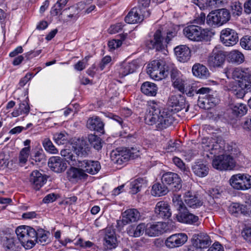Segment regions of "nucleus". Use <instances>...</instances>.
<instances>
[{"label":"nucleus","instance_id":"0eeeda50","mask_svg":"<svg viewBox=\"0 0 251 251\" xmlns=\"http://www.w3.org/2000/svg\"><path fill=\"white\" fill-rule=\"evenodd\" d=\"M230 185L235 189L247 190L251 188V176L248 174H237L231 176Z\"/></svg>","mask_w":251,"mask_h":251},{"label":"nucleus","instance_id":"603ef678","mask_svg":"<svg viewBox=\"0 0 251 251\" xmlns=\"http://www.w3.org/2000/svg\"><path fill=\"white\" fill-rule=\"evenodd\" d=\"M211 91V89L208 87H201L198 90H195V92L196 94H199L201 95H204L205 97H206L205 100H207V102H210V93Z\"/></svg>","mask_w":251,"mask_h":251},{"label":"nucleus","instance_id":"0e129e2a","mask_svg":"<svg viewBox=\"0 0 251 251\" xmlns=\"http://www.w3.org/2000/svg\"><path fill=\"white\" fill-rule=\"evenodd\" d=\"M242 208V214L251 216V203L250 202H246L245 204H243Z\"/></svg>","mask_w":251,"mask_h":251},{"label":"nucleus","instance_id":"6e6d98bb","mask_svg":"<svg viewBox=\"0 0 251 251\" xmlns=\"http://www.w3.org/2000/svg\"><path fill=\"white\" fill-rule=\"evenodd\" d=\"M64 7L57 2L51 7L50 13V14L53 16H56L57 15H62V10Z\"/></svg>","mask_w":251,"mask_h":251},{"label":"nucleus","instance_id":"37998d69","mask_svg":"<svg viewBox=\"0 0 251 251\" xmlns=\"http://www.w3.org/2000/svg\"><path fill=\"white\" fill-rule=\"evenodd\" d=\"M172 201L173 205L179 212H183L187 209L182 201L180 195L174 194L173 197Z\"/></svg>","mask_w":251,"mask_h":251},{"label":"nucleus","instance_id":"3c124183","mask_svg":"<svg viewBox=\"0 0 251 251\" xmlns=\"http://www.w3.org/2000/svg\"><path fill=\"white\" fill-rule=\"evenodd\" d=\"M172 82L173 86L175 88L177 89L180 92L184 93L185 90L184 80L180 77L173 80Z\"/></svg>","mask_w":251,"mask_h":251},{"label":"nucleus","instance_id":"a211bd4d","mask_svg":"<svg viewBox=\"0 0 251 251\" xmlns=\"http://www.w3.org/2000/svg\"><path fill=\"white\" fill-rule=\"evenodd\" d=\"M238 80L239 81V86L241 88H244L247 92H251V68H243Z\"/></svg>","mask_w":251,"mask_h":251},{"label":"nucleus","instance_id":"c03bdc74","mask_svg":"<svg viewBox=\"0 0 251 251\" xmlns=\"http://www.w3.org/2000/svg\"><path fill=\"white\" fill-rule=\"evenodd\" d=\"M53 140L58 145L66 144L68 141V135L65 132H56L53 134Z\"/></svg>","mask_w":251,"mask_h":251},{"label":"nucleus","instance_id":"473e14b6","mask_svg":"<svg viewBox=\"0 0 251 251\" xmlns=\"http://www.w3.org/2000/svg\"><path fill=\"white\" fill-rule=\"evenodd\" d=\"M194 173L198 176L203 177L206 176L209 172L208 167L202 162H196L192 167Z\"/></svg>","mask_w":251,"mask_h":251},{"label":"nucleus","instance_id":"f8f14e48","mask_svg":"<svg viewBox=\"0 0 251 251\" xmlns=\"http://www.w3.org/2000/svg\"><path fill=\"white\" fill-rule=\"evenodd\" d=\"M220 39L224 45L227 47H230L237 43L238 36L234 30L227 28L221 31Z\"/></svg>","mask_w":251,"mask_h":251},{"label":"nucleus","instance_id":"7c9ffc66","mask_svg":"<svg viewBox=\"0 0 251 251\" xmlns=\"http://www.w3.org/2000/svg\"><path fill=\"white\" fill-rule=\"evenodd\" d=\"M169 192L167 186L162 182L155 183L152 186L151 194L155 197H161L166 195Z\"/></svg>","mask_w":251,"mask_h":251},{"label":"nucleus","instance_id":"864d4df0","mask_svg":"<svg viewBox=\"0 0 251 251\" xmlns=\"http://www.w3.org/2000/svg\"><path fill=\"white\" fill-rule=\"evenodd\" d=\"M240 45L245 50H251V36H245L242 38Z\"/></svg>","mask_w":251,"mask_h":251},{"label":"nucleus","instance_id":"49530a36","mask_svg":"<svg viewBox=\"0 0 251 251\" xmlns=\"http://www.w3.org/2000/svg\"><path fill=\"white\" fill-rule=\"evenodd\" d=\"M42 144L47 151L52 154H56L58 152L57 149L53 145L49 138H45L43 141Z\"/></svg>","mask_w":251,"mask_h":251},{"label":"nucleus","instance_id":"4468645a","mask_svg":"<svg viewBox=\"0 0 251 251\" xmlns=\"http://www.w3.org/2000/svg\"><path fill=\"white\" fill-rule=\"evenodd\" d=\"M188 239L185 233H180L171 235L166 239L165 244L170 248L178 247L183 245Z\"/></svg>","mask_w":251,"mask_h":251},{"label":"nucleus","instance_id":"4d7b16f0","mask_svg":"<svg viewBox=\"0 0 251 251\" xmlns=\"http://www.w3.org/2000/svg\"><path fill=\"white\" fill-rule=\"evenodd\" d=\"M232 11L233 15L239 16L242 12V4L239 2H235L231 6Z\"/></svg>","mask_w":251,"mask_h":251},{"label":"nucleus","instance_id":"9b49d317","mask_svg":"<svg viewBox=\"0 0 251 251\" xmlns=\"http://www.w3.org/2000/svg\"><path fill=\"white\" fill-rule=\"evenodd\" d=\"M150 15L149 11L143 13L142 9L134 7L125 17V21L126 23L130 24L139 23L143 21L144 17H149Z\"/></svg>","mask_w":251,"mask_h":251},{"label":"nucleus","instance_id":"a19ab883","mask_svg":"<svg viewBox=\"0 0 251 251\" xmlns=\"http://www.w3.org/2000/svg\"><path fill=\"white\" fill-rule=\"evenodd\" d=\"M88 140L92 147L99 151L102 147L101 139L96 135L91 134L88 135Z\"/></svg>","mask_w":251,"mask_h":251},{"label":"nucleus","instance_id":"a878e982","mask_svg":"<svg viewBox=\"0 0 251 251\" xmlns=\"http://www.w3.org/2000/svg\"><path fill=\"white\" fill-rule=\"evenodd\" d=\"M137 67L138 64L136 60H133L131 62L124 61L121 64L119 69V75L121 77H124L134 73Z\"/></svg>","mask_w":251,"mask_h":251},{"label":"nucleus","instance_id":"c85d7f7f","mask_svg":"<svg viewBox=\"0 0 251 251\" xmlns=\"http://www.w3.org/2000/svg\"><path fill=\"white\" fill-rule=\"evenodd\" d=\"M104 245L107 249L115 248L117 245V238L114 231L111 228H106L104 237Z\"/></svg>","mask_w":251,"mask_h":251},{"label":"nucleus","instance_id":"58836bf2","mask_svg":"<svg viewBox=\"0 0 251 251\" xmlns=\"http://www.w3.org/2000/svg\"><path fill=\"white\" fill-rule=\"evenodd\" d=\"M36 233L35 243H40L41 245H45L50 242V240L48 237L50 234L49 232L46 231L43 229H39L36 230Z\"/></svg>","mask_w":251,"mask_h":251},{"label":"nucleus","instance_id":"20e7f679","mask_svg":"<svg viewBox=\"0 0 251 251\" xmlns=\"http://www.w3.org/2000/svg\"><path fill=\"white\" fill-rule=\"evenodd\" d=\"M176 35L175 31H171L167 33L165 40H164L161 31L160 29L157 30L153 35V38L146 42V46L150 49H155L156 51L165 50L167 44H169L172 39Z\"/></svg>","mask_w":251,"mask_h":251},{"label":"nucleus","instance_id":"6ab92c4d","mask_svg":"<svg viewBox=\"0 0 251 251\" xmlns=\"http://www.w3.org/2000/svg\"><path fill=\"white\" fill-rule=\"evenodd\" d=\"M154 212L158 217L163 219H167L172 215L170 205L164 201H160L156 203Z\"/></svg>","mask_w":251,"mask_h":251},{"label":"nucleus","instance_id":"8fccbe9b","mask_svg":"<svg viewBox=\"0 0 251 251\" xmlns=\"http://www.w3.org/2000/svg\"><path fill=\"white\" fill-rule=\"evenodd\" d=\"M31 159L36 162H41L45 160V156L43 150L35 151L34 154L31 156Z\"/></svg>","mask_w":251,"mask_h":251},{"label":"nucleus","instance_id":"5701e85b","mask_svg":"<svg viewBox=\"0 0 251 251\" xmlns=\"http://www.w3.org/2000/svg\"><path fill=\"white\" fill-rule=\"evenodd\" d=\"M165 224L162 222H157L153 224L146 225L145 233L149 236H158L164 232Z\"/></svg>","mask_w":251,"mask_h":251},{"label":"nucleus","instance_id":"79ce46f5","mask_svg":"<svg viewBox=\"0 0 251 251\" xmlns=\"http://www.w3.org/2000/svg\"><path fill=\"white\" fill-rule=\"evenodd\" d=\"M30 151V147H26L21 150L19 155V163L21 166H24L27 162Z\"/></svg>","mask_w":251,"mask_h":251},{"label":"nucleus","instance_id":"ddd939ff","mask_svg":"<svg viewBox=\"0 0 251 251\" xmlns=\"http://www.w3.org/2000/svg\"><path fill=\"white\" fill-rule=\"evenodd\" d=\"M161 180L165 184L171 186L173 191H176L181 188V180L178 175L176 173L167 172L164 174Z\"/></svg>","mask_w":251,"mask_h":251},{"label":"nucleus","instance_id":"dca6fc26","mask_svg":"<svg viewBox=\"0 0 251 251\" xmlns=\"http://www.w3.org/2000/svg\"><path fill=\"white\" fill-rule=\"evenodd\" d=\"M112 155L116 156L117 161L120 160L121 161L126 162L128 160L138 158L140 156V152L137 149L131 148L121 152H113Z\"/></svg>","mask_w":251,"mask_h":251},{"label":"nucleus","instance_id":"5fc2aeb1","mask_svg":"<svg viewBox=\"0 0 251 251\" xmlns=\"http://www.w3.org/2000/svg\"><path fill=\"white\" fill-rule=\"evenodd\" d=\"M174 164L179 168L181 171H183L186 174L189 172L188 168H186L185 164L182 160L177 157H174L173 159Z\"/></svg>","mask_w":251,"mask_h":251},{"label":"nucleus","instance_id":"09e8293b","mask_svg":"<svg viewBox=\"0 0 251 251\" xmlns=\"http://www.w3.org/2000/svg\"><path fill=\"white\" fill-rule=\"evenodd\" d=\"M243 204L238 203H233L229 207V212L234 215L237 216L240 214H242Z\"/></svg>","mask_w":251,"mask_h":251},{"label":"nucleus","instance_id":"1a4fd4ad","mask_svg":"<svg viewBox=\"0 0 251 251\" xmlns=\"http://www.w3.org/2000/svg\"><path fill=\"white\" fill-rule=\"evenodd\" d=\"M234 165L233 158L227 154L215 156L212 161L213 167L220 171L231 170Z\"/></svg>","mask_w":251,"mask_h":251},{"label":"nucleus","instance_id":"338daca9","mask_svg":"<svg viewBox=\"0 0 251 251\" xmlns=\"http://www.w3.org/2000/svg\"><path fill=\"white\" fill-rule=\"evenodd\" d=\"M56 199V195L54 193H50L45 197L43 201L45 203H49L54 201Z\"/></svg>","mask_w":251,"mask_h":251},{"label":"nucleus","instance_id":"de8ad7c7","mask_svg":"<svg viewBox=\"0 0 251 251\" xmlns=\"http://www.w3.org/2000/svg\"><path fill=\"white\" fill-rule=\"evenodd\" d=\"M166 70L165 71L167 72L168 75L169 73L170 74L172 81L181 77L179 71L176 68L174 67V65L171 64L169 66H167L166 67Z\"/></svg>","mask_w":251,"mask_h":251},{"label":"nucleus","instance_id":"f3484780","mask_svg":"<svg viewBox=\"0 0 251 251\" xmlns=\"http://www.w3.org/2000/svg\"><path fill=\"white\" fill-rule=\"evenodd\" d=\"M176 218L179 222L182 223L194 225H199L198 216L190 213L187 209L183 212H179L176 215Z\"/></svg>","mask_w":251,"mask_h":251},{"label":"nucleus","instance_id":"4c0bfd02","mask_svg":"<svg viewBox=\"0 0 251 251\" xmlns=\"http://www.w3.org/2000/svg\"><path fill=\"white\" fill-rule=\"evenodd\" d=\"M232 113L235 117H242L246 114L248 108L247 106L242 103H237L231 105Z\"/></svg>","mask_w":251,"mask_h":251},{"label":"nucleus","instance_id":"774afa93","mask_svg":"<svg viewBox=\"0 0 251 251\" xmlns=\"http://www.w3.org/2000/svg\"><path fill=\"white\" fill-rule=\"evenodd\" d=\"M19 109L22 113L27 114L29 112L30 107L28 103L25 101L19 104Z\"/></svg>","mask_w":251,"mask_h":251},{"label":"nucleus","instance_id":"f704fd0d","mask_svg":"<svg viewBox=\"0 0 251 251\" xmlns=\"http://www.w3.org/2000/svg\"><path fill=\"white\" fill-rule=\"evenodd\" d=\"M192 72L194 75L201 78H206L209 75L207 68L201 64H196L192 68Z\"/></svg>","mask_w":251,"mask_h":251},{"label":"nucleus","instance_id":"72a5a7b5","mask_svg":"<svg viewBox=\"0 0 251 251\" xmlns=\"http://www.w3.org/2000/svg\"><path fill=\"white\" fill-rule=\"evenodd\" d=\"M157 90L158 88L155 84L148 81L143 83L141 87L142 92L148 96H155Z\"/></svg>","mask_w":251,"mask_h":251},{"label":"nucleus","instance_id":"f03ea898","mask_svg":"<svg viewBox=\"0 0 251 251\" xmlns=\"http://www.w3.org/2000/svg\"><path fill=\"white\" fill-rule=\"evenodd\" d=\"M90 152L88 147H79L75 151L69 149L62 150L61 155L65 157L67 162L71 165L80 167L85 173L95 175L98 173L101 168L100 163L98 161H92L85 159Z\"/></svg>","mask_w":251,"mask_h":251},{"label":"nucleus","instance_id":"aec40b11","mask_svg":"<svg viewBox=\"0 0 251 251\" xmlns=\"http://www.w3.org/2000/svg\"><path fill=\"white\" fill-rule=\"evenodd\" d=\"M193 245L199 250L207 248L211 244V240L207 234L201 233L193 236Z\"/></svg>","mask_w":251,"mask_h":251},{"label":"nucleus","instance_id":"9d476101","mask_svg":"<svg viewBox=\"0 0 251 251\" xmlns=\"http://www.w3.org/2000/svg\"><path fill=\"white\" fill-rule=\"evenodd\" d=\"M226 60V55L224 51L215 48L207 59V63L210 68L221 67Z\"/></svg>","mask_w":251,"mask_h":251},{"label":"nucleus","instance_id":"bb28decb","mask_svg":"<svg viewBox=\"0 0 251 251\" xmlns=\"http://www.w3.org/2000/svg\"><path fill=\"white\" fill-rule=\"evenodd\" d=\"M184 201L188 207L194 209L200 207L203 204L202 201L198 196L193 195L189 191L185 193Z\"/></svg>","mask_w":251,"mask_h":251},{"label":"nucleus","instance_id":"b1692460","mask_svg":"<svg viewBox=\"0 0 251 251\" xmlns=\"http://www.w3.org/2000/svg\"><path fill=\"white\" fill-rule=\"evenodd\" d=\"M140 213L137 209H129L123 213L122 222L123 225H126L137 222L140 219Z\"/></svg>","mask_w":251,"mask_h":251},{"label":"nucleus","instance_id":"c756f323","mask_svg":"<svg viewBox=\"0 0 251 251\" xmlns=\"http://www.w3.org/2000/svg\"><path fill=\"white\" fill-rule=\"evenodd\" d=\"M146 225L141 223L137 226L132 225L128 226L126 228L127 233L132 237H139L142 235L146 230Z\"/></svg>","mask_w":251,"mask_h":251},{"label":"nucleus","instance_id":"bf43d9fd","mask_svg":"<svg viewBox=\"0 0 251 251\" xmlns=\"http://www.w3.org/2000/svg\"><path fill=\"white\" fill-rule=\"evenodd\" d=\"M243 238L247 242L251 243V227H245L241 232Z\"/></svg>","mask_w":251,"mask_h":251},{"label":"nucleus","instance_id":"69168bd1","mask_svg":"<svg viewBox=\"0 0 251 251\" xmlns=\"http://www.w3.org/2000/svg\"><path fill=\"white\" fill-rule=\"evenodd\" d=\"M207 251H224V248L219 242H216Z\"/></svg>","mask_w":251,"mask_h":251},{"label":"nucleus","instance_id":"680f3d73","mask_svg":"<svg viewBox=\"0 0 251 251\" xmlns=\"http://www.w3.org/2000/svg\"><path fill=\"white\" fill-rule=\"evenodd\" d=\"M208 5L213 8L222 6L226 2V0H208Z\"/></svg>","mask_w":251,"mask_h":251},{"label":"nucleus","instance_id":"423d86ee","mask_svg":"<svg viewBox=\"0 0 251 251\" xmlns=\"http://www.w3.org/2000/svg\"><path fill=\"white\" fill-rule=\"evenodd\" d=\"M230 18L229 12L225 8L216 10L207 16L206 23L211 26H220L228 22Z\"/></svg>","mask_w":251,"mask_h":251},{"label":"nucleus","instance_id":"e2e57ef3","mask_svg":"<svg viewBox=\"0 0 251 251\" xmlns=\"http://www.w3.org/2000/svg\"><path fill=\"white\" fill-rule=\"evenodd\" d=\"M122 45V40L120 39H113L109 41L108 45L110 49L114 50L119 48Z\"/></svg>","mask_w":251,"mask_h":251},{"label":"nucleus","instance_id":"6e6552de","mask_svg":"<svg viewBox=\"0 0 251 251\" xmlns=\"http://www.w3.org/2000/svg\"><path fill=\"white\" fill-rule=\"evenodd\" d=\"M162 66V64L159 60H153L148 64V74L155 80L165 78L168 75V73L165 71V66H164L163 69L161 67Z\"/></svg>","mask_w":251,"mask_h":251},{"label":"nucleus","instance_id":"2f4dec72","mask_svg":"<svg viewBox=\"0 0 251 251\" xmlns=\"http://www.w3.org/2000/svg\"><path fill=\"white\" fill-rule=\"evenodd\" d=\"M13 238H6L3 242V247L5 251H19L20 243Z\"/></svg>","mask_w":251,"mask_h":251},{"label":"nucleus","instance_id":"7ed1b4c3","mask_svg":"<svg viewBox=\"0 0 251 251\" xmlns=\"http://www.w3.org/2000/svg\"><path fill=\"white\" fill-rule=\"evenodd\" d=\"M16 233L21 244L26 249H31L35 244L36 230L32 227L21 226L16 229Z\"/></svg>","mask_w":251,"mask_h":251},{"label":"nucleus","instance_id":"393cba45","mask_svg":"<svg viewBox=\"0 0 251 251\" xmlns=\"http://www.w3.org/2000/svg\"><path fill=\"white\" fill-rule=\"evenodd\" d=\"M67 177L70 180L78 181L86 179L88 175L80 167H71L67 172Z\"/></svg>","mask_w":251,"mask_h":251},{"label":"nucleus","instance_id":"f257e3e1","mask_svg":"<svg viewBox=\"0 0 251 251\" xmlns=\"http://www.w3.org/2000/svg\"><path fill=\"white\" fill-rule=\"evenodd\" d=\"M168 106L163 108L160 103L151 101L145 116V123L155 125L158 130L167 128L174 121L173 114L185 108V99L181 95L171 96L169 99Z\"/></svg>","mask_w":251,"mask_h":251},{"label":"nucleus","instance_id":"cd10ccee","mask_svg":"<svg viewBox=\"0 0 251 251\" xmlns=\"http://www.w3.org/2000/svg\"><path fill=\"white\" fill-rule=\"evenodd\" d=\"M87 126L91 130H95L100 133L104 132V124L101 119L97 116L90 118L88 119Z\"/></svg>","mask_w":251,"mask_h":251},{"label":"nucleus","instance_id":"412c9836","mask_svg":"<svg viewBox=\"0 0 251 251\" xmlns=\"http://www.w3.org/2000/svg\"><path fill=\"white\" fill-rule=\"evenodd\" d=\"M177 60L181 62L188 61L191 57V50L186 45H179L174 49Z\"/></svg>","mask_w":251,"mask_h":251},{"label":"nucleus","instance_id":"39448f33","mask_svg":"<svg viewBox=\"0 0 251 251\" xmlns=\"http://www.w3.org/2000/svg\"><path fill=\"white\" fill-rule=\"evenodd\" d=\"M183 33L188 39L193 41H208L210 37V31L207 29L193 25L185 27Z\"/></svg>","mask_w":251,"mask_h":251},{"label":"nucleus","instance_id":"ea45409f","mask_svg":"<svg viewBox=\"0 0 251 251\" xmlns=\"http://www.w3.org/2000/svg\"><path fill=\"white\" fill-rule=\"evenodd\" d=\"M145 180L142 178H138L130 182V191L132 194H136L139 192L143 185L145 184Z\"/></svg>","mask_w":251,"mask_h":251},{"label":"nucleus","instance_id":"c9c22d12","mask_svg":"<svg viewBox=\"0 0 251 251\" xmlns=\"http://www.w3.org/2000/svg\"><path fill=\"white\" fill-rule=\"evenodd\" d=\"M243 68H233L230 66H228L224 69V73L228 78L238 79L242 72Z\"/></svg>","mask_w":251,"mask_h":251},{"label":"nucleus","instance_id":"2eb2a0df","mask_svg":"<svg viewBox=\"0 0 251 251\" xmlns=\"http://www.w3.org/2000/svg\"><path fill=\"white\" fill-rule=\"evenodd\" d=\"M67 160L59 156H52L48 162V165L50 169L57 173H62L66 169Z\"/></svg>","mask_w":251,"mask_h":251},{"label":"nucleus","instance_id":"a18cd8bd","mask_svg":"<svg viewBox=\"0 0 251 251\" xmlns=\"http://www.w3.org/2000/svg\"><path fill=\"white\" fill-rule=\"evenodd\" d=\"M222 145L223 144L221 142L219 143L218 141L212 142L211 143H209V145L208 146L209 147L208 150L210 151L211 154L216 155L222 152L223 150L222 146Z\"/></svg>","mask_w":251,"mask_h":251},{"label":"nucleus","instance_id":"4be33fe9","mask_svg":"<svg viewBox=\"0 0 251 251\" xmlns=\"http://www.w3.org/2000/svg\"><path fill=\"white\" fill-rule=\"evenodd\" d=\"M29 181L34 186V189L39 190L47 181L46 176L37 170L33 171L30 175Z\"/></svg>","mask_w":251,"mask_h":251},{"label":"nucleus","instance_id":"e433bc0d","mask_svg":"<svg viewBox=\"0 0 251 251\" xmlns=\"http://www.w3.org/2000/svg\"><path fill=\"white\" fill-rule=\"evenodd\" d=\"M227 59L229 62L236 64H240L244 61V56L243 53L237 50H233L227 54Z\"/></svg>","mask_w":251,"mask_h":251},{"label":"nucleus","instance_id":"13d9d810","mask_svg":"<svg viewBox=\"0 0 251 251\" xmlns=\"http://www.w3.org/2000/svg\"><path fill=\"white\" fill-rule=\"evenodd\" d=\"M223 192V191L217 187L209 190V194L213 198H220L222 196Z\"/></svg>","mask_w":251,"mask_h":251},{"label":"nucleus","instance_id":"052dcab7","mask_svg":"<svg viewBox=\"0 0 251 251\" xmlns=\"http://www.w3.org/2000/svg\"><path fill=\"white\" fill-rule=\"evenodd\" d=\"M75 245L79 246L82 248H90L93 245V243L89 241H84L82 239H79L75 243Z\"/></svg>","mask_w":251,"mask_h":251}]
</instances>
